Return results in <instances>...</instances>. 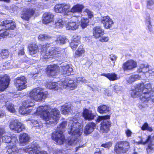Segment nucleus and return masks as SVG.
Returning <instances> with one entry per match:
<instances>
[{"mask_svg": "<svg viewBox=\"0 0 154 154\" xmlns=\"http://www.w3.org/2000/svg\"><path fill=\"white\" fill-rule=\"evenodd\" d=\"M0 1H4L7 2H9L10 1V0H0Z\"/></svg>", "mask_w": 154, "mask_h": 154, "instance_id": "obj_63", "label": "nucleus"}, {"mask_svg": "<svg viewBox=\"0 0 154 154\" xmlns=\"http://www.w3.org/2000/svg\"><path fill=\"white\" fill-rule=\"evenodd\" d=\"M145 18L146 25L149 31H151L152 30V24L154 23V17H151L150 14H147Z\"/></svg>", "mask_w": 154, "mask_h": 154, "instance_id": "obj_31", "label": "nucleus"}, {"mask_svg": "<svg viewBox=\"0 0 154 154\" xmlns=\"http://www.w3.org/2000/svg\"><path fill=\"white\" fill-rule=\"evenodd\" d=\"M5 113L3 111L0 110V117H2L4 115Z\"/></svg>", "mask_w": 154, "mask_h": 154, "instance_id": "obj_60", "label": "nucleus"}, {"mask_svg": "<svg viewBox=\"0 0 154 154\" xmlns=\"http://www.w3.org/2000/svg\"><path fill=\"white\" fill-rule=\"evenodd\" d=\"M43 91L44 90L40 88L34 89L29 93V96L36 101H41L46 98L48 95V92Z\"/></svg>", "mask_w": 154, "mask_h": 154, "instance_id": "obj_7", "label": "nucleus"}, {"mask_svg": "<svg viewBox=\"0 0 154 154\" xmlns=\"http://www.w3.org/2000/svg\"><path fill=\"white\" fill-rule=\"evenodd\" d=\"M148 72L151 74V75H154V69L150 67Z\"/></svg>", "mask_w": 154, "mask_h": 154, "instance_id": "obj_59", "label": "nucleus"}, {"mask_svg": "<svg viewBox=\"0 0 154 154\" xmlns=\"http://www.w3.org/2000/svg\"><path fill=\"white\" fill-rule=\"evenodd\" d=\"M48 45H47L42 46L41 51L42 58H55L60 56V50L57 48L48 46Z\"/></svg>", "mask_w": 154, "mask_h": 154, "instance_id": "obj_5", "label": "nucleus"}, {"mask_svg": "<svg viewBox=\"0 0 154 154\" xmlns=\"http://www.w3.org/2000/svg\"><path fill=\"white\" fill-rule=\"evenodd\" d=\"M140 143L143 144H148V148L147 149V151H148L149 149L152 150L154 149V144L152 143V139L150 136H148L145 140H144L143 139H142Z\"/></svg>", "mask_w": 154, "mask_h": 154, "instance_id": "obj_29", "label": "nucleus"}, {"mask_svg": "<svg viewBox=\"0 0 154 154\" xmlns=\"http://www.w3.org/2000/svg\"><path fill=\"white\" fill-rule=\"evenodd\" d=\"M34 12V10L32 8L25 9L21 14V17L26 20H28L33 15Z\"/></svg>", "mask_w": 154, "mask_h": 154, "instance_id": "obj_19", "label": "nucleus"}, {"mask_svg": "<svg viewBox=\"0 0 154 154\" xmlns=\"http://www.w3.org/2000/svg\"><path fill=\"white\" fill-rule=\"evenodd\" d=\"M94 154H101L100 152H96Z\"/></svg>", "mask_w": 154, "mask_h": 154, "instance_id": "obj_64", "label": "nucleus"}, {"mask_svg": "<svg viewBox=\"0 0 154 154\" xmlns=\"http://www.w3.org/2000/svg\"><path fill=\"white\" fill-rule=\"evenodd\" d=\"M109 110V108L105 105L100 106L98 107L97 109L98 111L101 114L106 113Z\"/></svg>", "mask_w": 154, "mask_h": 154, "instance_id": "obj_36", "label": "nucleus"}, {"mask_svg": "<svg viewBox=\"0 0 154 154\" xmlns=\"http://www.w3.org/2000/svg\"><path fill=\"white\" fill-rule=\"evenodd\" d=\"M32 101L28 100L25 101L23 103V105L19 109V112L20 114L24 115L32 112V107L34 106Z\"/></svg>", "mask_w": 154, "mask_h": 154, "instance_id": "obj_13", "label": "nucleus"}, {"mask_svg": "<svg viewBox=\"0 0 154 154\" xmlns=\"http://www.w3.org/2000/svg\"><path fill=\"white\" fill-rule=\"evenodd\" d=\"M53 18L54 15L52 13H45L43 15L42 22L45 24L48 23L53 20Z\"/></svg>", "mask_w": 154, "mask_h": 154, "instance_id": "obj_24", "label": "nucleus"}, {"mask_svg": "<svg viewBox=\"0 0 154 154\" xmlns=\"http://www.w3.org/2000/svg\"><path fill=\"white\" fill-rule=\"evenodd\" d=\"M109 39V38L108 36H104L100 38L99 40L101 42H107Z\"/></svg>", "mask_w": 154, "mask_h": 154, "instance_id": "obj_54", "label": "nucleus"}, {"mask_svg": "<svg viewBox=\"0 0 154 154\" xmlns=\"http://www.w3.org/2000/svg\"><path fill=\"white\" fill-rule=\"evenodd\" d=\"M39 40L42 41H50L52 39L51 36L48 34H41L38 37Z\"/></svg>", "mask_w": 154, "mask_h": 154, "instance_id": "obj_38", "label": "nucleus"}, {"mask_svg": "<svg viewBox=\"0 0 154 154\" xmlns=\"http://www.w3.org/2000/svg\"><path fill=\"white\" fill-rule=\"evenodd\" d=\"M66 21L65 19L63 20L61 18H59L55 22V27L57 28L62 27L65 23V22Z\"/></svg>", "mask_w": 154, "mask_h": 154, "instance_id": "obj_37", "label": "nucleus"}, {"mask_svg": "<svg viewBox=\"0 0 154 154\" xmlns=\"http://www.w3.org/2000/svg\"><path fill=\"white\" fill-rule=\"evenodd\" d=\"M10 81L9 77L7 75H0V92L8 87Z\"/></svg>", "mask_w": 154, "mask_h": 154, "instance_id": "obj_17", "label": "nucleus"}, {"mask_svg": "<svg viewBox=\"0 0 154 154\" xmlns=\"http://www.w3.org/2000/svg\"><path fill=\"white\" fill-rule=\"evenodd\" d=\"M146 7L147 8L153 10L154 9V2L152 0H148L147 2Z\"/></svg>", "mask_w": 154, "mask_h": 154, "instance_id": "obj_47", "label": "nucleus"}, {"mask_svg": "<svg viewBox=\"0 0 154 154\" xmlns=\"http://www.w3.org/2000/svg\"><path fill=\"white\" fill-rule=\"evenodd\" d=\"M17 150V149L16 145L10 144L5 147L3 152L5 154H15Z\"/></svg>", "mask_w": 154, "mask_h": 154, "instance_id": "obj_27", "label": "nucleus"}, {"mask_svg": "<svg viewBox=\"0 0 154 154\" xmlns=\"http://www.w3.org/2000/svg\"><path fill=\"white\" fill-rule=\"evenodd\" d=\"M84 8V6L82 4H78L74 5L69 10L70 12V15L71 16V13H81L82 12L83 9Z\"/></svg>", "mask_w": 154, "mask_h": 154, "instance_id": "obj_23", "label": "nucleus"}, {"mask_svg": "<svg viewBox=\"0 0 154 154\" xmlns=\"http://www.w3.org/2000/svg\"><path fill=\"white\" fill-rule=\"evenodd\" d=\"M80 37L76 35L73 36L70 46L73 50H75L80 43Z\"/></svg>", "mask_w": 154, "mask_h": 154, "instance_id": "obj_26", "label": "nucleus"}, {"mask_svg": "<svg viewBox=\"0 0 154 154\" xmlns=\"http://www.w3.org/2000/svg\"><path fill=\"white\" fill-rule=\"evenodd\" d=\"M106 77L110 81H114L117 79V75L114 73L108 74H103L102 75Z\"/></svg>", "mask_w": 154, "mask_h": 154, "instance_id": "obj_41", "label": "nucleus"}, {"mask_svg": "<svg viewBox=\"0 0 154 154\" xmlns=\"http://www.w3.org/2000/svg\"><path fill=\"white\" fill-rule=\"evenodd\" d=\"M96 125V124L93 122L88 123L85 127L84 130V134L86 135L91 134L95 128Z\"/></svg>", "mask_w": 154, "mask_h": 154, "instance_id": "obj_25", "label": "nucleus"}, {"mask_svg": "<svg viewBox=\"0 0 154 154\" xmlns=\"http://www.w3.org/2000/svg\"><path fill=\"white\" fill-rule=\"evenodd\" d=\"M6 107L7 110L11 112L14 113L16 111L14 107V105L11 103H7Z\"/></svg>", "mask_w": 154, "mask_h": 154, "instance_id": "obj_44", "label": "nucleus"}, {"mask_svg": "<svg viewBox=\"0 0 154 154\" xmlns=\"http://www.w3.org/2000/svg\"><path fill=\"white\" fill-rule=\"evenodd\" d=\"M33 113L41 115L46 124L57 123L60 118L59 111L56 108L52 109L49 105L39 106Z\"/></svg>", "mask_w": 154, "mask_h": 154, "instance_id": "obj_2", "label": "nucleus"}, {"mask_svg": "<svg viewBox=\"0 0 154 154\" xmlns=\"http://www.w3.org/2000/svg\"><path fill=\"white\" fill-rule=\"evenodd\" d=\"M110 116H100L97 119V122H98L103 120L101 124V126L100 129V132L102 134L107 133L109 130V127L110 126V122L107 119H109Z\"/></svg>", "mask_w": 154, "mask_h": 154, "instance_id": "obj_10", "label": "nucleus"}, {"mask_svg": "<svg viewBox=\"0 0 154 154\" xmlns=\"http://www.w3.org/2000/svg\"><path fill=\"white\" fill-rule=\"evenodd\" d=\"M70 8V6L69 4L63 3L56 5L54 9L55 12L57 13H64L65 18L69 19L71 17V16H69L70 12L69 11V10Z\"/></svg>", "mask_w": 154, "mask_h": 154, "instance_id": "obj_9", "label": "nucleus"}, {"mask_svg": "<svg viewBox=\"0 0 154 154\" xmlns=\"http://www.w3.org/2000/svg\"><path fill=\"white\" fill-rule=\"evenodd\" d=\"M67 153L66 154H74V153L72 152V151L71 150H69L66 152Z\"/></svg>", "mask_w": 154, "mask_h": 154, "instance_id": "obj_62", "label": "nucleus"}, {"mask_svg": "<svg viewBox=\"0 0 154 154\" xmlns=\"http://www.w3.org/2000/svg\"><path fill=\"white\" fill-rule=\"evenodd\" d=\"M23 150L30 154H48L45 151H41V148L37 143H32L31 145L26 146L23 148Z\"/></svg>", "mask_w": 154, "mask_h": 154, "instance_id": "obj_8", "label": "nucleus"}, {"mask_svg": "<svg viewBox=\"0 0 154 154\" xmlns=\"http://www.w3.org/2000/svg\"><path fill=\"white\" fill-rule=\"evenodd\" d=\"M73 107L70 105L63 106H61V111L62 114L64 115L68 114L72 111Z\"/></svg>", "mask_w": 154, "mask_h": 154, "instance_id": "obj_33", "label": "nucleus"}, {"mask_svg": "<svg viewBox=\"0 0 154 154\" xmlns=\"http://www.w3.org/2000/svg\"><path fill=\"white\" fill-rule=\"evenodd\" d=\"M13 64V62L12 60L10 61H8L6 62H5L3 65V66L5 67L6 69H10L14 67V66H12Z\"/></svg>", "mask_w": 154, "mask_h": 154, "instance_id": "obj_49", "label": "nucleus"}, {"mask_svg": "<svg viewBox=\"0 0 154 154\" xmlns=\"http://www.w3.org/2000/svg\"><path fill=\"white\" fill-rule=\"evenodd\" d=\"M4 128L2 126H0V145L2 141L5 143H9L11 140V135L9 134H7L3 136L2 135L5 133Z\"/></svg>", "mask_w": 154, "mask_h": 154, "instance_id": "obj_18", "label": "nucleus"}, {"mask_svg": "<svg viewBox=\"0 0 154 154\" xmlns=\"http://www.w3.org/2000/svg\"><path fill=\"white\" fill-rule=\"evenodd\" d=\"M28 49L29 54L31 55L36 54L38 51V46L35 44H30L28 46Z\"/></svg>", "mask_w": 154, "mask_h": 154, "instance_id": "obj_34", "label": "nucleus"}, {"mask_svg": "<svg viewBox=\"0 0 154 154\" xmlns=\"http://www.w3.org/2000/svg\"><path fill=\"white\" fill-rule=\"evenodd\" d=\"M30 139L29 135L26 133L21 134L19 136V142L22 145L27 144L29 142Z\"/></svg>", "mask_w": 154, "mask_h": 154, "instance_id": "obj_28", "label": "nucleus"}, {"mask_svg": "<svg viewBox=\"0 0 154 154\" xmlns=\"http://www.w3.org/2000/svg\"><path fill=\"white\" fill-rule=\"evenodd\" d=\"M112 145V142H108L102 144L101 146L105 148H109Z\"/></svg>", "mask_w": 154, "mask_h": 154, "instance_id": "obj_52", "label": "nucleus"}, {"mask_svg": "<svg viewBox=\"0 0 154 154\" xmlns=\"http://www.w3.org/2000/svg\"><path fill=\"white\" fill-rule=\"evenodd\" d=\"M141 77L138 75H133L127 79L128 82L131 84L135 81L140 80Z\"/></svg>", "mask_w": 154, "mask_h": 154, "instance_id": "obj_39", "label": "nucleus"}, {"mask_svg": "<svg viewBox=\"0 0 154 154\" xmlns=\"http://www.w3.org/2000/svg\"><path fill=\"white\" fill-rule=\"evenodd\" d=\"M46 86L47 88L50 89L57 90L68 88L70 90H73L77 87V85L73 80L70 78H67L63 81L48 83L47 84Z\"/></svg>", "mask_w": 154, "mask_h": 154, "instance_id": "obj_4", "label": "nucleus"}, {"mask_svg": "<svg viewBox=\"0 0 154 154\" xmlns=\"http://www.w3.org/2000/svg\"><path fill=\"white\" fill-rule=\"evenodd\" d=\"M31 122L34 127H38V128H40L42 127V123L40 121L32 119L31 120Z\"/></svg>", "mask_w": 154, "mask_h": 154, "instance_id": "obj_46", "label": "nucleus"}, {"mask_svg": "<svg viewBox=\"0 0 154 154\" xmlns=\"http://www.w3.org/2000/svg\"><path fill=\"white\" fill-rule=\"evenodd\" d=\"M85 50L82 46H80L75 52V56L79 57L81 56L85 52Z\"/></svg>", "mask_w": 154, "mask_h": 154, "instance_id": "obj_40", "label": "nucleus"}, {"mask_svg": "<svg viewBox=\"0 0 154 154\" xmlns=\"http://www.w3.org/2000/svg\"><path fill=\"white\" fill-rule=\"evenodd\" d=\"M131 95L134 98L139 97L141 102L145 103L139 105V107L140 109L145 107L146 106L145 103L150 99L154 102V88H152L150 83L138 84L135 89L131 91Z\"/></svg>", "mask_w": 154, "mask_h": 154, "instance_id": "obj_1", "label": "nucleus"}, {"mask_svg": "<svg viewBox=\"0 0 154 154\" xmlns=\"http://www.w3.org/2000/svg\"><path fill=\"white\" fill-rule=\"evenodd\" d=\"M14 81L15 86L18 90L21 91L26 88V81L24 76L18 77Z\"/></svg>", "mask_w": 154, "mask_h": 154, "instance_id": "obj_14", "label": "nucleus"}, {"mask_svg": "<svg viewBox=\"0 0 154 154\" xmlns=\"http://www.w3.org/2000/svg\"><path fill=\"white\" fill-rule=\"evenodd\" d=\"M21 48H20L18 51L19 55H23L24 54V46L22 45H21Z\"/></svg>", "mask_w": 154, "mask_h": 154, "instance_id": "obj_55", "label": "nucleus"}, {"mask_svg": "<svg viewBox=\"0 0 154 154\" xmlns=\"http://www.w3.org/2000/svg\"><path fill=\"white\" fill-rule=\"evenodd\" d=\"M76 80L78 82H82L84 83L87 82V80L82 77H78L76 79Z\"/></svg>", "mask_w": 154, "mask_h": 154, "instance_id": "obj_56", "label": "nucleus"}, {"mask_svg": "<svg viewBox=\"0 0 154 154\" xmlns=\"http://www.w3.org/2000/svg\"><path fill=\"white\" fill-rule=\"evenodd\" d=\"M81 15H87L89 18H91L93 17V12L87 8L85 9L82 12Z\"/></svg>", "mask_w": 154, "mask_h": 154, "instance_id": "obj_45", "label": "nucleus"}, {"mask_svg": "<svg viewBox=\"0 0 154 154\" xmlns=\"http://www.w3.org/2000/svg\"><path fill=\"white\" fill-rule=\"evenodd\" d=\"M73 70L72 66L68 64H66L61 66V72L63 75L66 76L70 75Z\"/></svg>", "mask_w": 154, "mask_h": 154, "instance_id": "obj_22", "label": "nucleus"}, {"mask_svg": "<svg viewBox=\"0 0 154 154\" xmlns=\"http://www.w3.org/2000/svg\"><path fill=\"white\" fill-rule=\"evenodd\" d=\"M9 55V52L8 50L4 49L0 51V57L2 59L7 58Z\"/></svg>", "mask_w": 154, "mask_h": 154, "instance_id": "obj_43", "label": "nucleus"}, {"mask_svg": "<svg viewBox=\"0 0 154 154\" xmlns=\"http://www.w3.org/2000/svg\"><path fill=\"white\" fill-rule=\"evenodd\" d=\"M130 148L129 142L125 141L118 142L114 147V151L117 154L125 153L128 151Z\"/></svg>", "mask_w": 154, "mask_h": 154, "instance_id": "obj_11", "label": "nucleus"}, {"mask_svg": "<svg viewBox=\"0 0 154 154\" xmlns=\"http://www.w3.org/2000/svg\"><path fill=\"white\" fill-rule=\"evenodd\" d=\"M137 62L135 61L130 60H128L123 65L122 68L124 70H132L137 67Z\"/></svg>", "mask_w": 154, "mask_h": 154, "instance_id": "obj_20", "label": "nucleus"}, {"mask_svg": "<svg viewBox=\"0 0 154 154\" xmlns=\"http://www.w3.org/2000/svg\"><path fill=\"white\" fill-rule=\"evenodd\" d=\"M89 21L87 18L82 17L81 20V26L82 29L85 28L88 25Z\"/></svg>", "mask_w": 154, "mask_h": 154, "instance_id": "obj_42", "label": "nucleus"}, {"mask_svg": "<svg viewBox=\"0 0 154 154\" xmlns=\"http://www.w3.org/2000/svg\"><path fill=\"white\" fill-rule=\"evenodd\" d=\"M125 133L127 136L129 137L131 136L132 132L129 130H127L125 131Z\"/></svg>", "mask_w": 154, "mask_h": 154, "instance_id": "obj_58", "label": "nucleus"}, {"mask_svg": "<svg viewBox=\"0 0 154 154\" xmlns=\"http://www.w3.org/2000/svg\"><path fill=\"white\" fill-rule=\"evenodd\" d=\"M58 67L56 65L48 66L47 68V74L49 75L54 76L57 74Z\"/></svg>", "mask_w": 154, "mask_h": 154, "instance_id": "obj_21", "label": "nucleus"}, {"mask_svg": "<svg viewBox=\"0 0 154 154\" xmlns=\"http://www.w3.org/2000/svg\"><path fill=\"white\" fill-rule=\"evenodd\" d=\"M112 87L113 88L114 91L116 92H117L118 91L121 90L122 88L121 86H119L117 85H115V86H113Z\"/></svg>", "mask_w": 154, "mask_h": 154, "instance_id": "obj_53", "label": "nucleus"}, {"mask_svg": "<svg viewBox=\"0 0 154 154\" xmlns=\"http://www.w3.org/2000/svg\"><path fill=\"white\" fill-rule=\"evenodd\" d=\"M9 127L11 129L17 133H19L25 129L24 125L21 122L17 121L11 122Z\"/></svg>", "mask_w": 154, "mask_h": 154, "instance_id": "obj_15", "label": "nucleus"}, {"mask_svg": "<svg viewBox=\"0 0 154 154\" xmlns=\"http://www.w3.org/2000/svg\"><path fill=\"white\" fill-rule=\"evenodd\" d=\"M4 99V95L2 94L0 95V100H3Z\"/></svg>", "mask_w": 154, "mask_h": 154, "instance_id": "obj_61", "label": "nucleus"}, {"mask_svg": "<svg viewBox=\"0 0 154 154\" xmlns=\"http://www.w3.org/2000/svg\"><path fill=\"white\" fill-rule=\"evenodd\" d=\"M100 22L105 29H108L112 28L114 24L112 19L109 16H101Z\"/></svg>", "mask_w": 154, "mask_h": 154, "instance_id": "obj_16", "label": "nucleus"}, {"mask_svg": "<svg viewBox=\"0 0 154 154\" xmlns=\"http://www.w3.org/2000/svg\"><path fill=\"white\" fill-rule=\"evenodd\" d=\"M83 116L85 119L88 120L93 119L94 117V115L92 113V111L87 109L84 110Z\"/></svg>", "mask_w": 154, "mask_h": 154, "instance_id": "obj_32", "label": "nucleus"}, {"mask_svg": "<svg viewBox=\"0 0 154 154\" xmlns=\"http://www.w3.org/2000/svg\"><path fill=\"white\" fill-rule=\"evenodd\" d=\"M150 67L149 66L147 65L146 66L143 64H141L139 66V68L138 69V71L139 72H143L145 73L148 72Z\"/></svg>", "mask_w": 154, "mask_h": 154, "instance_id": "obj_35", "label": "nucleus"}, {"mask_svg": "<svg viewBox=\"0 0 154 154\" xmlns=\"http://www.w3.org/2000/svg\"><path fill=\"white\" fill-rule=\"evenodd\" d=\"M109 58L112 61H115L117 59V57L115 55L112 54L110 55Z\"/></svg>", "mask_w": 154, "mask_h": 154, "instance_id": "obj_57", "label": "nucleus"}, {"mask_svg": "<svg viewBox=\"0 0 154 154\" xmlns=\"http://www.w3.org/2000/svg\"><path fill=\"white\" fill-rule=\"evenodd\" d=\"M67 124V121H64L61 123L60 125V131H54L52 134L51 137L53 140L55 141L58 144L61 145L65 140L64 136L63 133V130L61 129H64Z\"/></svg>", "mask_w": 154, "mask_h": 154, "instance_id": "obj_6", "label": "nucleus"}, {"mask_svg": "<svg viewBox=\"0 0 154 154\" xmlns=\"http://www.w3.org/2000/svg\"><path fill=\"white\" fill-rule=\"evenodd\" d=\"M104 34V30L100 26H96L93 29V35L96 38H99Z\"/></svg>", "mask_w": 154, "mask_h": 154, "instance_id": "obj_30", "label": "nucleus"}, {"mask_svg": "<svg viewBox=\"0 0 154 154\" xmlns=\"http://www.w3.org/2000/svg\"><path fill=\"white\" fill-rule=\"evenodd\" d=\"M80 16H75L69 20L66 24V29L67 30H75L78 29L80 25V20L81 19Z\"/></svg>", "mask_w": 154, "mask_h": 154, "instance_id": "obj_12", "label": "nucleus"}, {"mask_svg": "<svg viewBox=\"0 0 154 154\" xmlns=\"http://www.w3.org/2000/svg\"><path fill=\"white\" fill-rule=\"evenodd\" d=\"M11 143L10 144L12 145H15L18 143V139L16 135L13 134L12 135H11Z\"/></svg>", "mask_w": 154, "mask_h": 154, "instance_id": "obj_48", "label": "nucleus"}, {"mask_svg": "<svg viewBox=\"0 0 154 154\" xmlns=\"http://www.w3.org/2000/svg\"><path fill=\"white\" fill-rule=\"evenodd\" d=\"M56 42L57 44H63L65 43V39L62 37L60 36L57 38Z\"/></svg>", "mask_w": 154, "mask_h": 154, "instance_id": "obj_51", "label": "nucleus"}, {"mask_svg": "<svg viewBox=\"0 0 154 154\" xmlns=\"http://www.w3.org/2000/svg\"><path fill=\"white\" fill-rule=\"evenodd\" d=\"M141 129L143 130H147L150 132H151L152 131V128L149 126L148 124L146 123H145L141 127Z\"/></svg>", "mask_w": 154, "mask_h": 154, "instance_id": "obj_50", "label": "nucleus"}, {"mask_svg": "<svg viewBox=\"0 0 154 154\" xmlns=\"http://www.w3.org/2000/svg\"><path fill=\"white\" fill-rule=\"evenodd\" d=\"M67 130L69 134L75 137H72L68 140L67 145L73 146L80 145L81 141L78 137L81 135L83 130L82 127L77 119L72 118L70 119Z\"/></svg>", "mask_w": 154, "mask_h": 154, "instance_id": "obj_3", "label": "nucleus"}]
</instances>
